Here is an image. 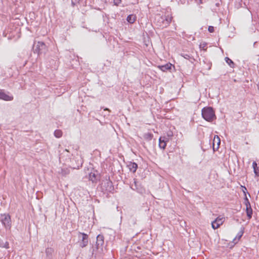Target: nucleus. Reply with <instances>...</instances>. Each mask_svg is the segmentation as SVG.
<instances>
[{
    "label": "nucleus",
    "instance_id": "7",
    "mask_svg": "<svg viewBox=\"0 0 259 259\" xmlns=\"http://www.w3.org/2000/svg\"><path fill=\"white\" fill-rule=\"evenodd\" d=\"M221 140L218 136H215L213 142V150L214 151L217 150L220 146Z\"/></svg>",
    "mask_w": 259,
    "mask_h": 259
},
{
    "label": "nucleus",
    "instance_id": "19",
    "mask_svg": "<svg viewBox=\"0 0 259 259\" xmlns=\"http://www.w3.org/2000/svg\"><path fill=\"white\" fill-rule=\"evenodd\" d=\"M143 137L147 141H150L153 138V134L150 133H147L144 134Z\"/></svg>",
    "mask_w": 259,
    "mask_h": 259
},
{
    "label": "nucleus",
    "instance_id": "18",
    "mask_svg": "<svg viewBox=\"0 0 259 259\" xmlns=\"http://www.w3.org/2000/svg\"><path fill=\"white\" fill-rule=\"evenodd\" d=\"M246 211L247 216L248 219H250L252 217V210L251 206H250V207H246Z\"/></svg>",
    "mask_w": 259,
    "mask_h": 259
},
{
    "label": "nucleus",
    "instance_id": "9",
    "mask_svg": "<svg viewBox=\"0 0 259 259\" xmlns=\"http://www.w3.org/2000/svg\"><path fill=\"white\" fill-rule=\"evenodd\" d=\"M0 99L5 101H12L13 99V97L5 94L2 91H0Z\"/></svg>",
    "mask_w": 259,
    "mask_h": 259
},
{
    "label": "nucleus",
    "instance_id": "22",
    "mask_svg": "<svg viewBox=\"0 0 259 259\" xmlns=\"http://www.w3.org/2000/svg\"><path fill=\"white\" fill-rule=\"evenodd\" d=\"M225 61L230 67H234V63L230 58H229L228 57H226Z\"/></svg>",
    "mask_w": 259,
    "mask_h": 259
},
{
    "label": "nucleus",
    "instance_id": "27",
    "mask_svg": "<svg viewBox=\"0 0 259 259\" xmlns=\"http://www.w3.org/2000/svg\"><path fill=\"white\" fill-rule=\"evenodd\" d=\"M114 5L116 6H118L120 3L121 1V0H113Z\"/></svg>",
    "mask_w": 259,
    "mask_h": 259
},
{
    "label": "nucleus",
    "instance_id": "10",
    "mask_svg": "<svg viewBox=\"0 0 259 259\" xmlns=\"http://www.w3.org/2000/svg\"><path fill=\"white\" fill-rule=\"evenodd\" d=\"M171 63H167L164 65H159L158 67L162 71L165 72L167 70H170L172 67Z\"/></svg>",
    "mask_w": 259,
    "mask_h": 259
},
{
    "label": "nucleus",
    "instance_id": "26",
    "mask_svg": "<svg viewBox=\"0 0 259 259\" xmlns=\"http://www.w3.org/2000/svg\"><path fill=\"white\" fill-rule=\"evenodd\" d=\"M82 164V161L81 159L78 160V163L77 164L76 166L79 168V167L81 166Z\"/></svg>",
    "mask_w": 259,
    "mask_h": 259
},
{
    "label": "nucleus",
    "instance_id": "28",
    "mask_svg": "<svg viewBox=\"0 0 259 259\" xmlns=\"http://www.w3.org/2000/svg\"><path fill=\"white\" fill-rule=\"evenodd\" d=\"M208 30L211 33L214 32V27L213 26H210L208 27Z\"/></svg>",
    "mask_w": 259,
    "mask_h": 259
},
{
    "label": "nucleus",
    "instance_id": "5",
    "mask_svg": "<svg viewBox=\"0 0 259 259\" xmlns=\"http://www.w3.org/2000/svg\"><path fill=\"white\" fill-rule=\"evenodd\" d=\"M79 235H81V240L79 242V246L81 248H84L86 247L88 244V235L84 233L79 232ZM78 237L80 238V236H78Z\"/></svg>",
    "mask_w": 259,
    "mask_h": 259
},
{
    "label": "nucleus",
    "instance_id": "13",
    "mask_svg": "<svg viewBox=\"0 0 259 259\" xmlns=\"http://www.w3.org/2000/svg\"><path fill=\"white\" fill-rule=\"evenodd\" d=\"M97 175L95 174V172H91L89 174V179L93 182H95L97 181Z\"/></svg>",
    "mask_w": 259,
    "mask_h": 259
},
{
    "label": "nucleus",
    "instance_id": "1",
    "mask_svg": "<svg viewBox=\"0 0 259 259\" xmlns=\"http://www.w3.org/2000/svg\"><path fill=\"white\" fill-rule=\"evenodd\" d=\"M202 116L203 118L207 121H212L215 116L212 108L208 107L203 108L202 110Z\"/></svg>",
    "mask_w": 259,
    "mask_h": 259
},
{
    "label": "nucleus",
    "instance_id": "30",
    "mask_svg": "<svg viewBox=\"0 0 259 259\" xmlns=\"http://www.w3.org/2000/svg\"><path fill=\"white\" fill-rule=\"evenodd\" d=\"M206 46V44L205 42L201 43L200 45V48L204 49Z\"/></svg>",
    "mask_w": 259,
    "mask_h": 259
},
{
    "label": "nucleus",
    "instance_id": "6",
    "mask_svg": "<svg viewBox=\"0 0 259 259\" xmlns=\"http://www.w3.org/2000/svg\"><path fill=\"white\" fill-rule=\"evenodd\" d=\"M104 237L103 235H98L97 236L96 248L97 249L101 248L104 244Z\"/></svg>",
    "mask_w": 259,
    "mask_h": 259
},
{
    "label": "nucleus",
    "instance_id": "25",
    "mask_svg": "<svg viewBox=\"0 0 259 259\" xmlns=\"http://www.w3.org/2000/svg\"><path fill=\"white\" fill-rule=\"evenodd\" d=\"M134 185L133 184H132L131 185V188L133 190L137 189H138V188H137V182L136 181L135 179H134Z\"/></svg>",
    "mask_w": 259,
    "mask_h": 259
},
{
    "label": "nucleus",
    "instance_id": "14",
    "mask_svg": "<svg viewBox=\"0 0 259 259\" xmlns=\"http://www.w3.org/2000/svg\"><path fill=\"white\" fill-rule=\"evenodd\" d=\"M252 167L255 175L257 176H259V168L257 167V163L255 161L253 162Z\"/></svg>",
    "mask_w": 259,
    "mask_h": 259
},
{
    "label": "nucleus",
    "instance_id": "23",
    "mask_svg": "<svg viewBox=\"0 0 259 259\" xmlns=\"http://www.w3.org/2000/svg\"><path fill=\"white\" fill-rule=\"evenodd\" d=\"M220 226L221 225H219L218 223H217L215 220L212 221L211 223V226L213 229H216L219 228L220 227Z\"/></svg>",
    "mask_w": 259,
    "mask_h": 259
},
{
    "label": "nucleus",
    "instance_id": "16",
    "mask_svg": "<svg viewBox=\"0 0 259 259\" xmlns=\"http://www.w3.org/2000/svg\"><path fill=\"white\" fill-rule=\"evenodd\" d=\"M243 234V231L241 230L240 232H239L238 233V234L237 235L236 237L234 239L233 242L235 244H236L239 240V239L241 238V237H242Z\"/></svg>",
    "mask_w": 259,
    "mask_h": 259
},
{
    "label": "nucleus",
    "instance_id": "35",
    "mask_svg": "<svg viewBox=\"0 0 259 259\" xmlns=\"http://www.w3.org/2000/svg\"><path fill=\"white\" fill-rule=\"evenodd\" d=\"M63 153L61 154L60 156L62 157Z\"/></svg>",
    "mask_w": 259,
    "mask_h": 259
},
{
    "label": "nucleus",
    "instance_id": "3",
    "mask_svg": "<svg viewBox=\"0 0 259 259\" xmlns=\"http://www.w3.org/2000/svg\"><path fill=\"white\" fill-rule=\"evenodd\" d=\"M47 50L46 44L42 41H37L34 42L33 45V51L34 53L40 55L42 53H45Z\"/></svg>",
    "mask_w": 259,
    "mask_h": 259
},
{
    "label": "nucleus",
    "instance_id": "32",
    "mask_svg": "<svg viewBox=\"0 0 259 259\" xmlns=\"http://www.w3.org/2000/svg\"><path fill=\"white\" fill-rule=\"evenodd\" d=\"M107 184H108V185H111L112 183H111V182L109 181V182H107Z\"/></svg>",
    "mask_w": 259,
    "mask_h": 259
},
{
    "label": "nucleus",
    "instance_id": "12",
    "mask_svg": "<svg viewBox=\"0 0 259 259\" xmlns=\"http://www.w3.org/2000/svg\"><path fill=\"white\" fill-rule=\"evenodd\" d=\"M58 172L61 174L63 176H66L70 173V169L68 168H62Z\"/></svg>",
    "mask_w": 259,
    "mask_h": 259
},
{
    "label": "nucleus",
    "instance_id": "4",
    "mask_svg": "<svg viewBox=\"0 0 259 259\" xmlns=\"http://www.w3.org/2000/svg\"><path fill=\"white\" fill-rule=\"evenodd\" d=\"M0 221L6 229H10L11 227V217L8 214H3L1 215Z\"/></svg>",
    "mask_w": 259,
    "mask_h": 259
},
{
    "label": "nucleus",
    "instance_id": "11",
    "mask_svg": "<svg viewBox=\"0 0 259 259\" xmlns=\"http://www.w3.org/2000/svg\"><path fill=\"white\" fill-rule=\"evenodd\" d=\"M127 166L128 167L130 170L133 172H135L138 168L137 164L135 162H130L128 164Z\"/></svg>",
    "mask_w": 259,
    "mask_h": 259
},
{
    "label": "nucleus",
    "instance_id": "20",
    "mask_svg": "<svg viewBox=\"0 0 259 259\" xmlns=\"http://www.w3.org/2000/svg\"><path fill=\"white\" fill-rule=\"evenodd\" d=\"M215 221L219 225H221L223 224V223H224V222L225 221V218L219 216L217 218L215 219Z\"/></svg>",
    "mask_w": 259,
    "mask_h": 259
},
{
    "label": "nucleus",
    "instance_id": "21",
    "mask_svg": "<svg viewBox=\"0 0 259 259\" xmlns=\"http://www.w3.org/2000/svg\"><path fill=\"white\" fill-rule=\"evenodd\" d=\"M54 136L57 138H60L62 136V132L61 130H57L54 132Z\"/></svg>",
    "mask_w": 259,
    "mask_h": 259
},
{
    "label": "nucleus",
    "instance_id": "29",
    "mask_svg": "<svg viewBox=\"0 0 259 259\" xmlns=\"http://www.w3.org/2000/svg\"><path fill=\"white\" fill-rule=\"evenodd\" d=\"M182 56L186 59H189L191 58V56L188 54H183Z\"/></svg>",
    "mask_w": 259,
    "mask_h": 259
},
{
    "label": "nucleus",
    "instance_id": "31",
    "mask_svg": "<svg viewBox=\"0 0 259 259\" xmlns=\"http://www.w3.org/2000/svg\"><path fill=\"white\" fill-rule=\"evenodd\" d=\"M195 1L198 4H200L202 3V0H195Z\"/></svg>",
    "mask_w": 259,
    "mask_h": 259
},
{
    "label": "nucleus",
    "instance_id": "2",
    "mask_svg": "<svg viewBox=\"0 0 259 259\" xmlns=\"http://www.w3.org/2000/svg\"><path fill=\"white\" fill-rule=\"evenodd\" d=\"M158 17V25L162 28H165L168 26L172 20V17L170 15Z\"/></svg>",
    "mask_w": 259,
    "mask_h": 259
},
{
    "label": "nucleus",
    "instance_id": "33",
    "mask_svg": "<svg viewBox=\"0 0 259 259\" xmlns=\"http://www.w3.org/2000/svg\"><path fill=\"white\" fill-rule=\"evenodd\" d=\"M104 110H107V111H110V110L108 108H105Z\"/></svg>",
    "mask_w": 259,
    "mask_h": 259
},
{
    "label": "nucleus",
    "instance_id": "24",
    "mask_svg": "<svg viewBox=\"0 0 259 259\" xmlns=\"http://www.w3.org/2000/svg\"><path fill=\"white\" fill-rule=\"evenodd\" d=\"M244 193L245 195V200H244V203H245V204L246 205V207H250V206H251L250 202H249L248 198L246 197V193H245V191H244Z\"/></svg>",
    "mask_w": 259,
    "mask_h": 259
},
{
    "label": "nucleus",
    "instance_id": "34",
    "mask_svg": "<svg viewBox=\"0 0 259 259\" xmlns=\"http://www.w3.org/2000/svg\"><path fill=\"white\" fill-rule=\"evenodd\" d=\"M64 152L68 153V151L67 149H65V151H64Z\"/></svg>",
    "mask_w": 259,
    "mask_h": 259
},
{
    "label": "nucleus",
    "instance_id": "8",
    "mask_svg": "<svg viewBox=\"0 0 259 259\" xmlns=\"http://www.w3.org/2000/svg\"><path fill=\"white\" fill-rule=\"evenodd\" d=\"M168 138L165 137H160L159 139V146L161 149H164L166 146Z\"/></svg>",
    "mask_w": 259,
    "mask_h": 259
},
{
    "label": "nucleus",
    "instance_id": "15",
    "mask_svg": "<svg viewBox=\"0 0 259 259\" xmlns=\"http://www.w3.org/2000/svg\"><path fill=\"white\" fill-rule=\"evenodd\" d=\"M136 17L135 15H129L127 17L126 20L128 21V22L132 24L135 22L136 20Z\"/></svg>",
    "mask_w": 259,
    "mask_h": 259
},
{
    "label": "nucleus",
    "instance_id": "17",
    "mask_svg": "<svg viewBox=\"0 0 259 259\" xmlns=\"http://www.w3.org/2000/svg\"><path fill=\"white\" fill-rule=\"evenodd\" d=\"M53 252H54V249L52 248L48 247V248H47L46 249V255L48 257H52Z\"/></svg>",
    "mask_w": 259,
    "mask_h": 259
}]
</instances>
